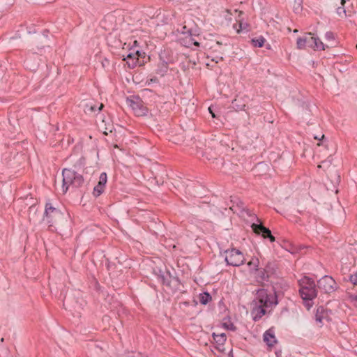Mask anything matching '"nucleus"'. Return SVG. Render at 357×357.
I'll list each match as a JSON object with an SVG mask.
<instances>
[{"instance_id": "nucleus-1", "label": "nucleus", "mask_w": 357, "mask_h": 357, "mask_svg": "<svg viewBox=\"0 0 357 357\" xmlns=\"http://www.w3.org/2000/svg\"><path fill=\"white\" fill-rule=\"evenodd\" d=\"M254 302L255 306L251 313L253 319L257 321L266 313L268 309L278 304V299L275 293H268L267 290L261 289L257 291Z\"/></svg>"}, {"instance_id": "nucleus-2", "label": "nucleus", "mask_w": 357, "mask_h": 357, "mask_svg": "<svg viewBox=\"0 0 357 357\" xmlns=\"http://www.w3.org/2000/svg\"><path fill=\"white\" fill-rule=\"evenodd\" d=\"M299 293L307 310L313 305L312 300L317 297V291L314 281L307 276L298 280Z\"/></svg>"}, {"instance_id": "nucleus-3", "label": "nucleus", "mask_w": 357, "mask_h": 357, "mask_svg": "<svg viewBox=\"0 0 357 357\" xmlns=\"http://www.w3.org/2000/svg\"><path fill=\"white\" fill-rule=\"evenodd\" d=\"M62 176V191L63 193H66L70 188L76 189L84 183L83 176L70 169H63Z\"/></svg>"}, {"instance_id": "nucleus-4", "label": "nucleus", "mask_w": 357, "mask_h": 357, "mask_svg": "<svg viewBox=\"0 0 357 357\" xmlns=\"http://www.w3.org/2000/svg\"><path fill=\"white\" fill-rule=\"evenodd\" d=\"M126 103L137 116H144L148 113L147 107L139 96H131L127 98Z\"/></svg>"}, {"instance_id": "nucleus-5", "label": "nucleus", "mask_w": 357, "mask_h": 357, "mask_svg": "<svg viewBox=\"0 0 357 357\" xmlns=\"http://www.w3.org/2000/svg\"><path fill=\"white\" fill-rule=\"evenodd\" d=\"M225 260L229 266H239L243 264L245 257L239 250L231 248L225 251Z\"/></svg>"}, {"instance_id": "nucleus-6", "label": "nucleus", "mask_w": 357, "mask_h": 357, "mask_svg": "<svg viewBox=\"0 0 357 357\" xmlns=\"http://www.w3.org/2000/svg\"><path fill=\"white\" fill-rule=\"evenodd\" d=\"M44 214L50 225L61 220L63 218V213L58 208L52 206L51 203L46 204Z\"/></svg>"}, {"instance_id": "nucleus-7", "label": "nucleus", "mask_w": 357, "mask_h": 357, "mask_svg": "<svg viewBox=\"0 0 357 357\" xmlns=\"http://www.w3.org/2000/svg\"><path fill=\"white\" fill-rule=\"evenodd\" d=\"M318 287L325 293H331L336 289V282L333 278L328 275H325L317 282Z\"/></svg>"}, {"instance_id": "nucleus-8", "label": "nucleus", "mask_w": 357, "mask_h": 357, "mask_svg": "<svg viewBox=\"0 0 357 357\" xmlns=\"http://www.w3.org/2000/svg\"><path fill=\"white\" fill-rule=\"evenodd\" d=\"M252 228L255 233L257 234H261V236L264 238H268L271 242H274L275 241V237L271 234V231L269 229L265 227L262 225L253 223L252 225Z\"/></svg>"}, {"instance_id": "nucleus-9", "label": "nucleus", "mask_w": 357, "mask_h": 357, "mask_svg": "<svg viewBox=\"0 0 357 357\" xmlns=\"http://www.w3.org/2000/svg\"><path fill=\"white\" fill-rule=\"evenodd\" d=\"M231 206L229 207V208L234 212V213H240V212H245L248 215H251L250 212L248 209H247L244 204L241 200L239 199L238 197H232L231 199Z\"/></svg>"}, {"instance_id": "nucleus-10", "label": "nucleus", "mask_w": 357, "mask_h": 357, "mask_svg": "<svg viewBox=\"0 0 357 357\" xmlns=\"http://www.w3.org/2000/svg\"><path fill=\"white\" fill-rule=\"evenodd\" d=\"M107 174L105 172L101 173L99 177L98 185H96L93 188V194L95 197H98L103 192L105 184L107 183Z\"/></svg>"}, {"instance_id": "nucleus-11", "label": "nucleus", "mask_w": 357, "mask_h": 357, "mask_svg": "<svg viewBox=\"0 0 357 357\" xmlns=\"http://www.w3.org/2000/svg\"><path fill=\"white\" fill-rule=\"evenodd\" d=\"M325 320H328V312L324 308V307L320 306L317 309L315 314V321L319 326H321Z\"/></svg>"}, {"instance_id": "nucleus-12", "label": "nucleus", "mask_w": 357, "mask_h": 357, "mask_svg": "<svg viewBox=\"0 0 357 357\" xmlns=\"http://www.w3.org/2000/svg\"><path fill=\"white\" fill-rule=\"evenodd\" d=\"M139 52L137 50L135 52H130L124 56L123 60L126 61L130 68H135L139 61Z\"/></svg>"}, {"instance_id": "nucleus-13", "label": "nucleus", "mask_w": 357, "mask_h": 357, "mask_svg": "<svg viewBox=\"0 0 357 357\" xmlns=\"http://www.w3.org/2000/svg\"><path fill=\"white\" fill-rule=\"evenodd\" d=\"M264 341L268 347H273L277 343L275 331L273 328H269L264 333Z\"/></svg>"}, {"instance_id": "nucleus-14", "label": "nucleus", "mask_w": 357, "mask_h": 357, "mask_svg": "<svg viewBox=\"0 0 357 357\" xmlns=\"http://www.w3.org/2000/svg\"><path fill=\"white\" fill-rule=\"evenodd\" d=\"M213 337L216 343L217 346L216 348L220 351H224L225 349L223 348V345L226 341V335L225 333L221 334H215L213 333Z\"/></svg>"}, {"instance_id": "nucleus-15", "label": "nucleus", "mask_w": 357, "mask_h": 357, "mask_svg": "<svg viewBox=\"0 0 357 357\" xmlns=\"http://www.w3.org/2000/svg\"><path fill=\"white\" fill-rule=\"evenodd\" d=\"M235 12L238 13V15L236 19L237 23L234 24L233 27L238 33H239L241 30L247 29L248 24L246 22H243V20L241 18V15H243V12L238 11V10H235Z\"/></svg>"}, {"instance_id": "nucleus-16", "label": "nucleus", "mask_w": 357, "mask_h": 357, "mask_svg": "<svg viewBox=\"0 0 357 357\" xmlns=\"http://www.w3.org/2000/svg\"><path fill=\"white\" fill-rule=\"evenodd\" d=\"M259 259L257 258H252L248 263V265L250 271H259L262 273L261 278L262 280H265L268 278V275H266L262 271L259 270L257 268L259 266Z\"/></svg>"}, {"instance_id": "nucleus-17", "label": "nucleus", "mask_w": 357, "mask_h": 357, "mask_svg": "<svg viewBox=\"0 0 357 357\" xmlns=\"http://www.w3.org/2000/svg\"><path fill=\"white\" fill-rule=\"evenodd\" d=\"M83 107L84 112L86 114H91L96 112V111H100L103 107V104H100L98 109L96 105L91 102L85 103Z\"/></svg>"}, {"instance_id": "nucleus-18", "label": "nucleus", "mask_w": 357, "mask_h": 357, "mask_svg": "<svg viewBox=\"0 0 357 357\" xmlns=\"http://www.w3.org/2000/svg\"><path fill=\"white\" fill-rule=\"evenodd\" d=\"M308 33H305L303 37H300L296 40V46L298 49H303L307 45Z\"/></svg>"}, {"instance_id": "nucleus-19", "label": "nucleus", "mask_w": 357, "mask_h": 357, "mask_svg": "<svg viewBox=\"0 0 357 357\" xmlns=\"http://www.w3.org/2000/svg\"><path fill=\"white\" fill-rule=\"evenodd\" d=\"M211 296L208 292H204L199 294V300L200 303L206 305L211 301Z\"/></svg>"}, {"instance_id": "nucleus-20", "label": "nucleus", "mask_w": 357, "mask_h": 357, "mask_svg": "<svg viewBox=\"0 0 357 357\" xmlns=\"http://www.w3.org/2000/svg\"><path fill=\"white\" fill-rule=\"evenodd\" d=\"M265 40L263 36H260L257 38L252 39L251 43L254 47H261L264 45Z\"/></svg>"}, {"instance_id": "nucleus-21", "label": "nucleus", "mask_w": 357, "mask_h": 357, "mask_svg": "<svg viewBox=\"0 0 357 357\" xmlns=\"http://www.w3.org/2000/svg\"><path fill=\"white\" fill-rule=\"evenodd\" d=\"M315 39H316V43H314V50H324L325 45L322 43V41L318 37H315Z\"/></svg>"}, {"instance_id": "nucleus-22", "label": "nucleus", "mask_w": 357, "mask_h": 357, "mask_svg": "<svg viewBox=\"0 0 357 357\" xmlns=\"http://www.w3.org/2000/svg\"><path fill=\"white\" fill-rule=\"evenodd\" d=\"M316 43L315 37L312 36V33H308L307 45V46L314 49V43Z\"/></svg>"}, {"instance_id": "nucleus-23", "label": "nucleus", "mask_w": 357, "mask_h": 357, "mask_svg": "<svg viewBox=\"0 0 357 357\" xmlns=\"http://www.w3.org/2000/svg\"><path fill=\"white\" fill-rule=\"evenodd\" d=\"M325 38L328 41H334L335 40V35L331 31H328L325 34Z\"/></svg>"}, {"instance_id": "nucleus-24", "label": "nucleus", "mask_w": 357, "mask_h": 357, "mask_svg": "<svg viewBox=\"0 0 357 357\" xmlns=\"http://www.w3.org/2000/svg\"><path fill=\"white\" fill-rule=\"evenodd\" d=\"M350 280L354 284L357 286V273L351 275L350 278Z\"/></svg>"}, {"instance_id": "nucleus-25", "label": "nucleus", "mask_w": 357, "mask_h": 357, "mask_svg": "<svg viewBox=\"0 0 357 357\" xmlns=\"http://www.w3.org/2000/svg\"><path fill=\"white\" fill-rule=\"evenodd\" d=\"M337 14L339 15H341L342 13L345 14L346 13V10H345V9L344 8L339 7L337 9Z\"/></svg>"}, {"instance_id": "nucleus-26", "label": "nucleus", "mask_w": 357, "mask_h": 357, "mask_svg": "<svg viewBox=\"0 0 357 357\" xmlns=\"http://www.w3.org/2000/svg\"><path fill=\"white\" fill-rule=\"evenodd\" d=\"M227 328L231 331L236 330V327L234 326V325L233 324H229V325L227 326Z\"/></svg>"}, {"instance_id": "nucleus-27", "label": "nucleus", "mask_w": 357, "mask_h": 357, "mask_svg": "<svg viewBox=\"0 0 357 357\" xmlns=\"http://www.w3.org/2000/svg\"><path fill=\"white\" fill-rule=\"evenodd\" d=\"M226 12H227V13H228V15H229V16H227V15L226 16V19H227V20H231V17H230L231 13H230L229 10H226Z\"/></svg>"}, {"instance_id": "nucleus-28", "label": "nucleus", "mask_w": 357, "mask_h": 357, "mask_svg": "<svg viewBox=\"0 0 357 357\" xmlns=\"http://www.w3.org/2000/svg\"><path fill=\"white\" fill-rule=\"evenodd\" d=\"M324 138V135H321V137L319 136H314V139L317 140H321Z\"/></svg>"}, {"instance_id": "nucleus-29", "label": "nucleus", "mask_w": 357, "mask_h": 357, "mask_svg": "<svg viewBox=\"0 0 357 357\" xmlns=\"http://www.w3.org/2000/svg\"><path fill=\"white\" fill-rule=\"evenodd\" d=\"M208 110H209L210 113L212 114V117H213V118H215V114L212 112V110H211V107H209V108H208Z\"/></svg>"}, {"instance_id": "nucleus-30", "label": "nucleus", "mask_w": 357, "mask_h": 357, "mask_svg": "<svg viewBox=\"0 0 357 357\" xmlns=\"http://www.w3.org/2000/svg\"><path fill=\"white\" fill-rule=\"evenodd\" d=\"M347 0H341V4L344 6Z\"/></svg>"}, {"instance_id": "nucleus-31", "label": "nucleus", "mask_w": 357, "mask_h": 357, "mask_svg": "<svg viewBox=\"0 0 357 357\" xmlns=\"http://www.w3.org/2000/svg\"><path fill=\"white\" fill-rule=\"evenodd\" d=\"M216 45H222V43L221 42L217 41L216 42Z\"/></svg>"}, {"instance_id": "nucleus-32", "label": "nucleus", "mask_w": 357, "mask_h": 357, "mask_svg": "<svg viewBox=\"0 0 357 357\" xmlns=\"http://www.w3.org/2000/svg\"><path fill=\"white\" fill-rule=\"evenodd\" d=\"M194 45H196V46H199V43L196 42V41L194 42Z\"/></svg>"}, {"instance_id": "nucleus-33", "label": "nucleus", "mask_w": 357, "mask_h": 357, "mask_svg": "<svg viewBox=\"0 0 357 357\" xmlns=\"http://www.w3.org/2000/svg\"><path fill=\"white\" fill-rule=\"evenodd\" d=\"M132 357H148V356H142L140 354H138L137 356H132Z\"/></svg>"}, {"instance_id": "nucleus-34", "label": "nucleus", "mask_w": 357, "mask_h": 357, "mask_svg": "<svg viewBox=\"0 0 357 357\" xmlns=\"http://www.w3.org/2000/svg\"><path fill=\"white\" fill-rule=\"evenodd\" d=\"M294 33H297V32H298V30H297V29H295V30L294 31Z\"/></svg>"}, {"instance_id": "nucleus-35", "label": "nucleus", "mask_w": 357, "mask_h": 357, "mask_svg": "<svg viewBox=\"0 0 357 357\" xmlns=\"http://www.w3.org/2000/svg\"><path fill=\"white\" fill-rule=\"evenodd\" d=\"M356 47L357 48V44H356Z\"/></svg>"}]
</instances>
